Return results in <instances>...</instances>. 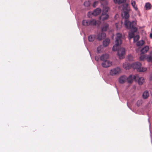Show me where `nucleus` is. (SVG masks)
<instances>
[{"instance_id": "nucleus-14", "label": "nucleus", "mask_w": 152, "mask_h": 152, "mask_svg": "<svg viewBox=\"0 0 152 152\" xmlns=\"http://www.w3.org/2000/svg\"><path fill=\"white\" fill-rule=\"evenodd\" d=\"M109 15L107 13H102L101 15L99 17V19H107Z\"/></svg>"}, {"instance_id": "nucleus-17", "label": "nucleus", "mask_w": 152, "mask_h": 152, "mask_svg": "<svg viewBox=\"0 0 152 152\" xmlns=\"http://www.w3.org/2000/svg\"><path fill=\"white\" fill-rule=\"evenodd\" d=\"M123 66L126 69H129L131 67L130 64L129 63L125 62L123 64Z\"/></svg>"}, {"instance_id": "nucleus-32", "label": "nucleus", "mask_w": 152, "mask_h": 152, "mask_svg": "<svg viewBox=\"0 0 152 152\" xmlns=\"http://www.w3.org/2000/svg\"><path fill=\"white\" fill-rule=\"evenodd\" d=\"M127 58L129 60L131 61L133 59V57L131 55H129L127 57Z\"/></svg>"}, {"instance_id": "nucleus-6", "label": "nucleus", "mask_w": 152, "mask_h": 152, "mask_svg": "<svg viewBox=\"0 0 152 152\" xmlns=\"http://www.w3.org/2000/svg\"><path fill=\"white\" fill-rule=\"evenodd\" d=\"M138 78L139 76L137 75L136 76L130 75L127 78V80L128 83H131L133 80L136 81V79H138Z\"/></svg>"}, {"instance_id": "nucleus-39", "label": "nucleus", "mask_w": 152, "mask_h": 152, "mask_svg": "<svg viewBox=\"0 0 152 152\" xmlns=\"http://www.w3.org/2000/svg\"><path fill=\"white\" fill-rule=\"evenodd\" d=\"M137 16H140V14L139 13H138V14Z\"/></svg>"}, {"instance_id": "nucleus-4", "label": "nucleus", "mask_w": 152, "mask_h": 152, "mask_svg": "<svg viewBox=\"0 0 152 152\" xmlns=\"http://www.w3.org/2000/svg\"><path fill=\"white\" fill-rule=\"evenodd\" d=\"M141 64L139 62H136L133 63L132 67L134 69H137V71L139 72H144L146 70L145 68L141 67Z\"/></svg>"}, {"instance_id": "nucleus-20", "label": "nucleus", "mask_w": 152, "mask_h": 152, "mask_svg": "<svg viewBox=\"0 0 152 152\" xmlns=\"http://www.w3.org/2000/svg\"><path fill=\"white\" fill-rule=\"evenodd\" d=\"M149 96V94L148 92L146 91H144L142 94V97L144 99H146Z\"/></svg>"}, {"instance_id": "nucleus-33", "label": "nucleus", "mask_w": 152, "mask_h": 152, "mask_svg": "<svg viewBox=\"0 0 152 152\" xmlns=\"http://www.w3.org/2000/svg\"><path fill=\"white\" fill-rule=\"evenodd\" d=\"M98 2L97 1H95L93 4V6L94 7H95L98 4Z\"/></svg>"}, {"instance_id": "nucleus-27", "label": "nucleus", "mask_w": 152, "mask_h": 152, "mask_svg": "<svg viewBox=\"0 0 152 152\" xmlns=\"http://www.w3.org/2000/svg\"><path fill=\"white\" fill-rule=\"evenodd\" d=\"M109 7L105 6L104 7L102 13H107V12L109 10Z\"/></svg>"}, {"instance_id": "nucleus-7", "label": "nucleus", "mask_w": 152, "mask_h": 152, "mask_svg": "<svg viewBox=\"0 0 152 152\" xmlns=\"http://www.w3.org/2000/svg\"><path fill=\"white\" fill-rule=\"evenodd\" d=\"M129 12L123 11L121 14V15L123 18H124V19H128L129 17Z\"/></svg>"}, {"instance_id": "nucleus-22", "label": "nucleus", "mask_w": 152, "mask_h": 152, "mask_svg": "<svg viewBox=\"0 0 152 152\" xmlns=\"http://www.w3.org/2000/svg\"><path fill=\"white\" fill-rule=\"evenodd\" d=\"M131 4L133 8L135 10H137V6L134 0H132L131 1Z\"/></svg>"}, {"instance_id": "nucleus-2", "label": "nucleus", "mask_w": 152, "mask_h": 152, "mask_svg": "<svg viewBox=\"0 0 152 152\" xmlns=\"http://www.w3.org/2000/svg\"><path fill=\"white\" fill-rule=\"evenodd\" d=\"M136 22L135 21H133L131 22L129 21V20H125V25L126 28L128 29H130L132 32H129V36L130 39L133 38L134 36V32H136L137 31V29L135 27Z\"/></svg>"}, {"instance_id": "nucleus-9", "label": "nucleus", "mask_w": 152, "mask_h": 152, "mask_svg": "<svg viewBox=\"0 0 152 152\" xmlns=\"http://www.w3.org/2000/svg\"><path fill=\"white\" fill-rule=\"evenodd\" d=\"M109 55L107 54H104L102 55L100 58V60L104 62L106 61H109L107 59L109 58Z\"/></svg>"}, {"instance_id": "nucleus-12", "label": "nucleus", "mask_w": 152, "mask_h": 152, "mask_svg": "<svg viewBox=\"0 0 152 152\" xmlns=\"http://www.w3.org/2000/svg\"><path fill=\"white\" fill-rule=\"evenodd\" d=\"M127 80L126 77L123 76L120 77L119 79V82L121 83H123L126 81Z\"/></svg>"}, {"instance_id": "nucleus-31", "label": "nucleus", "mask_w": 152, "mask_h": 152, "mask_svg": "<svg viewBox=\"0 0 152 152\" xmlns=\"http://www.w3.org/2000/svg\"><path fill=\"white\" fill-rule=\"evenodd\" d=\"M146 58L145 56L144 55H141L140 57V60H144L145 58L146 59Z\"/></svg>"}, {"instance_id": "nucleus-28", "label": "nucleus", "mask_w": 152, "mask_h": 152, "mask_svg": "<svg viewBox=\"0 0 152 152\" xmlns=\"http://www.w3.org/2000/svg\"><path fill=\"white\" fill-rule=\"evenodd\" d=\"M84 5L86 7H88L90 5V2L89 1H85L84 3Z\"/></svg>"}, {"instance_id": "nucleus-40", "label": "nucleus", "mask_w": 152, "mask_h": 152, "mask_svg": "<svg viewBox=\"0 0 152 152\" xmlns=\"http://www.w3.org/2000/svg\"><path fill=\"white\" fill-rule=\"evenodd\" d=\"M104 20H104V19L102 20V21L103 22V23H104Z\"/></svg>"}, {"instance_id": "nucleus-21", "label": "nucleus", "mask_w": 152, "mask_h": 152, "mask_svg": "<svg viewBox=\"0 0 152 152\" xmlns=\"http://www.w3.org/2000/svg\"><path fill=\"white\" fill-rule=\"evenodd\" d=\"M138 83L139 85H142L144 82V79L143 77L138 78Z\"/></svg>"}, {"instance_id": "nucleus-29", "label": "nucleus", "mask_w": 152, "mask_h": 152, "mask_svg": "<svg viewBox=\"0 0 152 152\" xmlns=\"http://www.w3.org/2000/svg\"><path fill=\"white\" fill-rule=\"evenodd\" d=\"M139 36L138 35H137L136 36H134L133 38L134 39V42L137 41L139 39Z\"/></svg>"}, {"instance_id": "nucleus-15", "label": "nucleus", "mask_w": 152, "mask_h": 152, "mask_svg": "<svg viewBox=\"0 0 152 152\" xmlns=\"http://www.w3.org/2000/svg\"><path fill=\"white\" fill-rule=\"evenodd\" d=\"M149 49V48L148 46H146L144 47L141 50V53L144 54L146 53L148 50Z\"/></svg>"}, {"instance_id": "nucleus-36", "label": "nucleus", "mask_w": 152, "mask_h": 152, "mask_svg": "<svg viewBox=\"0 0 152 152\" xmlns=\"http://www.w3.org/2000/svg\"><path fill=\"white\" fill-rule=\"evenodd\" d=\"M95 59L97 61H98L99 59V58L97 56H96L95 57Z\"/></svg>"}, {"instance_id": "nucleus-13", "label": "nucleus", "mask_w": 152, "mask_h": 152, "mask_svg": "<svg viewBox=\"0 0 152 152\" xmlns=\"http://www.w3.org/2000/svg\"><path fill=\"white\" fill-rule=\"evenodd\" d=\"M123 11H129L130 9L128 7V4L125 3L123 4L122 8Z\"/></svg>"}, {"instance_id": "nucleus-23", "label": "nucleus", "mask_w": 152, "mask_h": 152, "mask_svg": "<svg viewBox=\"0 0 152 152\" xmlns=\"http://www.w3.org/2000/svg\"><path fill=\"white\" fill-rule=\"evenodd\" d=\"M147 61L148 62H150L152 63V56L151 55H148L146 58Z\"/></svg>"}, {"instance_id": "nucleus-26", "label": "nucleus", "mask_w": 152, "mask_h": 152, "mask_svg": "<svg viewBox=\"0 0 152 152\" xmlns=\"http://www.w3.org/2000/svg\"><path fill=\"white\" fill-rule=\"evenodd\" d=\"M126 0H114V2L115 3L120 4L124 2Z\"/></svg>"}, {"instance_id": "nucleus-1", "label": "nucleus", "mask_w": 152, "mask_h": 152, "mask_svg": "<svg viewBox=\"0 0 152 152\" xmlns=\"http://www.w3.org/2000/svg\"><path fill=\"white\" fill-rule=\"evenodd\" d=\"M122 35L121 34L118 33L116 34L115 44L113 46L112 50L113 51L118 50V55L120 59L124 58V56L125 54V49L124 48H119V46L122 43Z\"/></svg>"}, {"instance_id": "nucleus-38", "label": "nucleus", "mask_w": 152, "mask_h": 152, "mask_svg": "<svg viewBox=\"0 0 152 152\" xmlns=\"http://www.w3.org/2000/svg\"><path fill=\"white\" fill-rule=\"evenodd\" d=\"M150 36L151 38H152V33L150 34Z\"/></svg>"}, {"instance_id": "nucleus-35", "label": "nucleus", "mask_w": 152, "mask_h": 152, "mask_svg": "<svg viewBox=\"0 0 152 152\" xmlns=\"http://www.w3.org/2000/svg\"><path fill=\"white\" fill-rule=\"evenodd\" d=\"M141 104V101H138L137 102V104L138 106H140V104Z\"/></svg>"}, {"instance_id": "nucleus-16", "label": "nucleus", "mask_w": 152, "mask_h": 152, "mask_svg": "<svg viewBox=\"0 0 152 152\" xmlns=\"http://www.w3.org/2000/svg\"><path fill=\"white\" fill-rule=\"evenodd\" d=\"M110 42V40L109 39L107 38L106 39L103 41V45L105 47H107L109 44Z\"/></svg>"}, {"instance_id": "nucleus-24", "label": "nucleus", "mask_w": 152, "mask_h": 152, "mask_svg": "<svg viewBox=\"0 0 152 152\" xmlns=\"http://www.w3.org/2000/svg\"><path fill=\"white\" fill-rule=\"evenodd\" d=\"M151 4L149 2L146 3L145 5V7L146 10H150L151 7Z\"/></svg>"}, {"instance_id": "nucleus-5", "label": "nucleus", "mask_w": 152, "mask_h": 152, "mask_svg": "<svg viewBox=\"0 0 152 152\" xmlns=\"http://www.w3.org/2000/svg\"><path fill=\"white\" fill-rule=\"evenodd\" d=\"M121 69L119 67H117L111 69L110 71V74L111 75L113 76L119 74L120 73Z\"/></svg>"}, {"instance_id": "nucleus-8", "label": "nucleus", "mask_w": 152, "mask_h": 152, "mask_svg": "<svg viewBox=\"0 0 152 152\" xmlns=\"http://www.w3.org/2000/svg\"><path fill=\"white\" fill-rule=\"evenodd\" d=\"M106 36V34L104 32H102L101 33L98 35L97 39L99 40H101L105 37Z\"/></svg>"}, {"instance_id": "nucleus-10", "label": "nucleus", "mask_w": 152, "mask_h": 152, "mask_svg": "<svg viewBox=\"0 0 152 152\" xmlns=\"http://www.w3.org/2000/svg\"><path fill=\"white\" fill-rule=\"evenodd\" d=\"M112 63L109 61L103 62L102 63V66L103 67L107 68L111 66Z\"/></svg>"}, {"instance_id": "nucleus-25", "label": "nucleus", "mask_w": 152, "mask_h": 152, "mask_svg": "<svg viewBox=\"0 0 152 152\" xmlns=\"http://www.w3.org/2000/svg\"><path fill=\"white\" fill-rule=\"evenodd\" d=\"M144 44V41L142 40L137 42V43L136 45L138 46H142Z\"/></svg>"}, {"instance_id": "nucleus-11", "label": "nucleus", "mask_w": 152, "mask_h": 152, "mask_svg": "<svg viewBox=\"0 0 152 152\" xmlns=\"http://www.w3.org/2000/svg\"><path fill=\"white\" fill-rule=\"evenodd\" d=\"M101 12V10L100 8H97L92 12V14L94 16H96L100 13Z\"/></svg>"}, {"instance_id": "nucleus-3", "label": "nucleus", "mask_w": 152, "mask_h": 152, "mask_svg": "<svg viewBox=\"0 0 152 152\" xmlns=\"http://www.w3.org/2000/svg\"><path fill=\"white\" fill-rule=\"evenodd\" d=\"M101 20H83L82 24L84 26H99L102 22Z\"/></svg>"}, {"instance_id": "nucleus-18", "label": "nucleus", "mask_w": 152, "mask_h": 152, "mask_svg": "<svg viewBox=\"0 0 152 152\" xmlns=\"http://www.w3.org/2000/svg\"><path fill=\"white\" fill-rule=\"evenodd\" d=\"M95 38V35H90L88 37V40L90 42H92L94 41Z\"/></svg>"}, {"instance_id": "nucleus-19", "label": "nucleus", "mask_w": 152, "mask_h": 152, "mask_svg": "<svg viewBox=\"0 0 152 152\" xmlns=\"http://www.w3.org/2000/svg\"><path fill=\"white\" fill-rule=\"evenodd\" d=\"M109 25L107 23L104 24V26L102 28V31L103 32L104 31H107Z\"/></svg>"}, {"instance_id": "nucleus-37", "label": "nucleus", "mask_w": 152, "mask_h": 152, "mask_svg": "<svg viewBox=\"0 0 152 152\" xmlns=\"http://www.w3.org/2000/svg\"><path fill=\"white\" fill-rule=\"evenodd\" d=\"M150 80L152 81V74L150 76Z\"/></svg>"}, {"instance_id": "nucleus-34", "label": "nucleus", "mask_w": 152, "mask_h": 152, "mask_svg": "<svg viewBox=\"0 0 152 152\" xmlns=\"http://www.w3.org/2000/svg\"><path fill=\"white\" fill-rule=\"evenodd\" d=\"M92 12H89L88 13L87 15L89 18H90L91 17V15H92Z\"/></svg>"}, {"instance_id": "nucleus-30", "label": "nucleus", "mask_w": 152, "mask_h": 152, "mask_svg": "<svg viewBox=\"0 0 152 152\" xmlns=\"http://www.w3.org/2000/svg\"><path fill=\"white\" fill-rule=\"evenodd\" d=\"M103 48L102 46V45L99 46L97 48V53H99L101 51V50Z\"/></svg>"}]
</instances>
